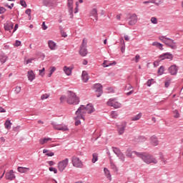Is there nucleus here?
I'll return each mask as SVG.
<instances>
[{
    "mask_svg": "<svg viewBox=\"0 0 183 183\" xmlns=\"http://www.w3.org/2000/svg\"><path fill=\"white\" fill-rule=\"evenodd\" d=\"M92 112H95V108L92 104H88L86 107L81 105L76 112V119H84V117H85L87 114H92Z\"/></svg>",
    "mask_w": 183,
    "mask_h": 183,
    "instance_id": "f257e3e1",
    "label": "nucleus"
},
{
    "mask_svg": "<svg viewBox=\"0 0 183 183\" xmlns=\"http://www.w3.org/2000/svg\"><path fill=\"white\" fill-rule=\"evenodd\" d=\"M139 158H141V159L148 165H149V164H158V159L149 153L141 152L139 154Z\"/></svg>",
    "mask_w": 183,
    "mask_h": 183,
    "instance_id": "f03ea898",
    "label": "nucleus"
},
{
    "mask_svg": "<svg viewBox=\"0 0 183 183\" xmlns=\"http://www.w3.org/2000/svg\"><path fill=\"white\" fill-rule=\"evenodd\" d=\"M66 103L69 104V105H78V104H79V97L73 92H69Z\"/></svg>",
    "mask_w": 183,
    "mask_h": 183,
    "instance_id": "7ed1b4c3",
    "label": "nucleus"
},
{
    "mask_svg": "<svg viewBox=\"0 0 183 183\" xmlns=\"http://www.w3.org/2000/svg\"><path fill=\"white\" fill-rule=\"evenodd\" d=\"M159 39L165 44V45H167L169 46V48H172V49H175L177 48V46L175 45V42H174V40L167 38L164 36H160L159 37Z\"/></svg>",
    "mask_w": 183,
    "mask_h": 183,
    "instance_id": "20e7f679",
    "label": "nucleus"
},
{
    "mask_svg": "<svg viewBox=\"0 0 183 183\" xmlns=\"http://www.w3.org/2000/svg\"><path fill=\"white\" fill-rule=\"evenodd\" d=\"M108 107H112L115 109H118V108H121L122 104L119 102L117 98L109 99L107 102Z\"/></svg>",
    "mask_w": 183,
    "mask_h": 183,
    "instance_id": "39448f33",
    "label": "nucleus"
},
{
    "mask_svg": "<svg viewBox=\"0 0 183 183\" xmlns=\"http://www.w3.org/2000/svg\"><path fill=\"white\" fill-rule=\"evenodd\" d=\"M71 162L73 167L75 168H84V163L77 156H73L71 157Z\"/></svg>",
    "mask_w": 183,
    "mask_h": 183,
    "instance_id": "423d86ee",
    "label": "nucleus"
},
{
    "mask_svg": "<svg viewBox=\"0 0 183 183\" xmlns=\"http://www.w3.org/2000/svg\"><path fill=\"white\" fill-rule=\"evenodd\" d=\"M68 164H69V159L66 158L64 160L59 162L57 164V168L60 172H64L65 168L68 167Z\"/></svg>",
    "mask_w": 183,
    "mask_h": 183,
    "instance_id": "0eeeda50",
    "label": "nucleus"
},
{
    "mask_svg": "<svg viewBox=\"0 0 183 183\" xmlns=\"http://www.w3.org/2000/svg\"><path fill=\"white\" fill-rule=\"evenodd\" d=\"M113 152L118 157V158L122 161V162H125V154H124V153H122L119 149L113 147Z\"/></svg>",
    "mask_w": 183,
    "mask_h": 183,
    "instance_id": "6e6552de",
    "label": "nucleus"
},
{
    "mask_svg": "<svg viewBox=\"0 0 183 183\" xmlns=\"http://www.w3.org/2000/svg\"><path fill=\"white\" fill-rule=\"evenodd\" d=\"M149 142L152 147H158V145H159V140L158 139V137L155 135L150 137L149 139Z\"/></svg>",
    "mask_w": 183,
    "mask_h": 183,
    "instance_id": "1a4fd4ad",
    "label": "nucleus"
},
{
    "mask_svg": "<svg viewBox=\"0 0 183 183\" xmlns=\"http://www.w3.org/2000/svg\"><path fill=\"white\" fill-rule=\"evenodd\" d=\"M94 89L95 90L96 92H97V98H99V97L102 95V85H101V84H96L94 86Z\"/></svg>",
    "mask_w": 183,
    "mask_h": 183,
    "instance_id": "9d476101",
    "label": "nucleus"
},
{
    "mask_svg": "<svg viewBox=\"0 0 183 183\" xmlns=\"http://www.w3.org/2000/svg\"><path fill=\"white\" fill-rule=\"evenodd\" d=\"M6 179H9V181H12L13 179H15V173L14 172V170H10L9 172H7L5 174Z\"/></svg>",
    "mask_w": 183,
    "mask_h": 183,
    "instance_id": "9b49d317",
    "label": "nucleus"
},
{
    "mask_svg": "<svg viewBox=\"0 0 183 183\" xmlns=\"http://www.w3.org/2000/svg\"><path fill=\"white\" fill-rule=\"evenodd\" d=\"M139 152H131V150H127L126 152V156L128 157V158H135V157H139Z\"/></svg>",
    "mask_w": 183,
    "mask_h": 183,
    "instance_id": "f8f14e48",
    "label": "nucleus"
},
{
    "mask_svg": "<svg viewBox=\"0 0 183 183\" xmlns=\"http://www.w3.org/2000/svg\"><path fill=\"white\" fill-rule=\"evenodd\" d=\"M53 128L54 129H56L57 131H69L68 127L65 125H56V124H53Z\"/></svg>",
    "mask_w": 183,
    "mask_h": 183,
    "instance_id": "ddd939ff",
    "label": "nucleus"
},
{
    "mask_svg": "<svg viewBox=\"0 0 183 183\" xmlns=\"http://www.w3.org/2000/svg\"><path fill=\"white\" fill-rule=\"evenodd\" d=\"M127 128V123H122L118 126V133L119 135H122Z\"/></svg>",
    "mask_w": 183,
    "mask_h": 183,
    "instance_id": "4468645a",
    "label": "nucleus"
},
{
    "mask_svg": "<svg viewBox=\"0 0 183 183\" xmlns=\"http://www.w3.org/2000/svg\"><path fill=\"white\" fill-rule=\"evenodd\" d=\"M137 22H138V16H137V14H132L130 16V21H129V25H135V24H137Z\"/></svg>",
    "mask_w": 183,
    "mask_h": 183,
    "instance_id": "2eb2a0df",
    "label": "nucleus"
},
{
    "mask_svg": "<svg viewBox=\"0 0 183 183\" xmlns=\"http://www.w3.org/2000/svg\"><path fill=\"white\" fill-rule=\"evenodd\" d=\"M169 72L171 75H177L178 72V67L175 65H172L169 68Z\"/></svg>",
    "mask_w": 183,
    "mask_h": 183,
    "instance_id": "dca6fc26",
    "label": "nucleus"
},
{
    "mask_svg": "<svg viewBox=\"0 0 183 183\" xmlns=\"http://www.w3.org/2000/svg\"><path fill=\"white\" fill-rule=\"evenodd\" d=\"M51 141H52L51 137H43L39 140V142L40 145H45V144H48Z\"/></svg>",
    "mask_w": 183,
    "mask_h": 183,
    "instance_id": "f3484780",
    "label": "nucleus"
},
{
    "mask_svg": "<svg viewBox=\"0 0 183 183\" xmlns=\"http://www.w3.org/2000/svg\"><path fill=\"white\" fill-rule=\"evenodd\" d=\"M5 31H9L11 32V29H14V23L11 21H6L4 24Z\"/></svg>",
    "mask_w": 183,
    "mask_h": 183,
    "instance_id": "a211bd4d",
    "label": "nucleus"
},
{
    "mask_svg": "<svg viewBox=\"0 0 183 183\" xmlns=\"http://www.w3.org/2000/svg\"><path fill=\"white\" fill-rule=\"evenodd\" d=\"M27 78H28L29 81H30L31 82H32V81H34V79H35V73L34 72V71L29 70L27 72Z\"/></svg>",
    "mask_w": 183,
    "mask_h": 183,
    "instance_id": "6ab92c4d",
    "label": "nucleus"
},
{
    "mask_svg": "<svg viewBox=\"0 0 183 183\" xmlns=\"http://www.w3.org/2000/svg\"><path fill=\"white\" fill-rule=\"evenodd\" d=\"M64 72L67 75V76H71L72 75V68L64 66L63 68Z\"/></svg>",
    "mask_w": 183,
    "mask_h": 183,
    "instance_id": "aec40b11",
    "label": "nucleus"
},
{
    "mask_svg": "<svg viewBox=\"0 0 183 183\" xmlns=\"http://www.w3.org/2000/svg\"><path fill=\"white\" fill-rule=\"evenodd\" d=\"M48 45H49V48L51 51H55V49H56V43H55V41L50 40L48 41Z\"/></svg>",
    "mask_w": 183,
    "mask_h": 183,
    "instance_id": "412c9836",
    "label": "nucleus"
},
{
    "mask_svg": "<svg viewBox=\"0 0 183 183\" xmlns=\"http://www.w3.org/2000/svg\"><path fill=\"white\" fill-rule=\"evenodd\" d=\"M81 78L83 82H88L89 77L88 76V72L86 71H83L81 74Z\"/></svg>",
    "mask_w": 183,
    "mask_h": 183,
    "instance_id": "4be33fe9",
    "label": "nucleus"
},
{
    "mask_svg": "<svg viewBox=\"0 0 183 183\" xmlns=\"http://www.w3.org/2000/svg\"><path fill=\"white\" fill-rule=\"evenodd\" d=\"M79 54L81 56H86V55H88L86 47H80Z\"/></svg>",
    "mask_w": 183,
    "mask_h": 183,
    "instance_id": "5701e85b",
    "label": "nucleus"
},
{
    "mask_svg": "<svg viewBox=\"0 0 183 183\" xmlns=\"http://www.w3.org/2000/svg\"><path fill=\"white\" fill-rule=\"evenodd\" d=\"M90 16H94L95 18V21H98V11L96 9H93L90 11Z\"/></svg>",
    "mask_w": 183,
    "mask_h": 183,
    "instance_id": "b1692460",
    "label": "nucleus"
},
{
    "mask_svg": "<svg viewBox=\"0 0 183 183\" xmlns=\"http://www.w3.org/2000/svg\"><path fill=\"white\" fill-rule=\"evenodd\" d=\"M43 4L45 5V6H56V4L55 1H44Z\"/></svg>",
    "mask_w": 183,
    "mask_h": 183,
    "instance_id": "393cba45",
    "label": "nucleus"
},
{
    "mask_svg": "<svg viewBox=\"0 0 183 183\" xmlns=\"http://www.w3.org/2000/svg\"><path fill=\"white\" fill-rule=\"evenodd\" d=\"M17 171L19 172H20L21 174H26V172H28V171H29V168L19 167L17 169Z\"/></svg>",
    "mask_w": 183,
    "mask_h": 183,
    "instance_id": "a878e982",
    "label": "nucleus"
},
{
    "mask_svg": "<svg viewBox=\"0 0 183 183\" xmlns=\"http://www.w3.org/2000/svg\"><path fill=\"white\" fill-rule=\"evenodd\" d=\"M112 65H117V61H113V62L110 63L109 61L105 60L103 63V66L104 68H107L108 66H111Z\"/></svg>",
    "mask_w": 183,
    "mask_h": 183,
    "instance_id": "bb28decb",
    "label": "nucleus"
},
{
    "mask_svg": "<svg viewBox=\"0 0 183 183\" xmlns=\"http://www.w3.org/2000/svg\"><path fill=\"white\" fill-rule=\"evenodd\" d=\"M162 60L164 59H172V54L169 53H166L164 55L160 56Z\"/></svg>",
    "mask_w": 183,
    "mask_h": 183,
    "instance_id": "cd10ccee",
    "label": "nucleus"
},
{
    "mask_svg": "<svg viewBox=\"0 0 183 183\" xmlns=\"http://www.w3.org/2000/svg\"><path fill=\"white\" fill-rule=\"evenodd\" d=\"M73 5H74V1H69V3H68V6L70 9L69 12L71 14V18H72V16H73V14H72L73 9H74Z\"/></svg>",
    "mask_w": 183,
    "mask_h": 183,
    "instance_id": "c85d7f7f",
    "label": "nucleus"
},
{
    "mask_svg": "<svg viewBox=\"0 0 183 183\" xmlns=\"http://www.w3.org/2000/svg\"><path fill=\"white\" fill-rule=\"evenodd\" d=\"M11 125H12V123H11V120H9V119H7L6 120V122L4 123L5 129H11Z\"/></svg>",
    "mask_w": 183,
    "mask_h": 183,
    "instance_id": "c756f323",
    "label": "nucleus"
},
{
    "mask_svg": "<svg viewBox=\"0 0 183 183\" xmlns=\"http://www.w3.org/2000/svg\"><path fill=\"white\" fill-rule=\"evenodd\" d=\"M77 117H78V115H76V117H74V119L76 120L75 125H76V126L80 125L81 119H83V121H85V117H83V119L82 118L77 119Z\"/></svg>",
    "mask_w": 183,
    "mask_h": 183,
    "instance_id": "7c9ffc66",
    "label": "nucleus"
},
{
    "mask_svg": "<svg viewBox=\"0 0 183 183\" xmlns=\"http://www.w3.org/2000/svg\"><path fill=\"white\" fill-rule=\"evenodd\" d=\"M104 172L107 178H108V179H109V181H111V173L109 172V170L107 168H104Z\"/></svg>",
    "mask_w": 183,
    "mask_h": 183,
    "instance_id": "2f4dec72",
    "label": "nucleus"
},
{
    "mask_svg": "<svg viewBox=\"0 0 183 183\" xmlns=\"http://www.w3.org/2000/svg\"><path fill=\"white\" fill-rule=\"evenodd\" d=\"M142 117V114L139 113L134 117H132V121H139L141 117Z\"/></svg>",
    "mask_w": 183,
    "mask_h": 183,
    "instance_id": "473e14b6",
    "label": "nucleus"
},
{
    "mask_svg": "<svg viewBox=\"0 0 183 183\" xmlns=\"http://www.w3.org/2000/svg\"><path fill=\"white\" fill-rule=\"evenodd\" d=\"M8 59V57L5 54H2L0 56V61L1 64H5L6 62V60Z\"/></svg>",
    "mask_w": 183,
    "mask_h": 183,
    "instance_id": "72a5a7b5",
    "label": "nucleus"
},
{
    "mask_svg": "<svg viewBox=\"0 0 183 183\" xmlns=\"http://www.w3.org/2000/svg\"><path fill=\"white\" fill-rule=\"evenodd\" d=\"M152 45L153 46H157V48H159V49H161V50L164 49L162 48V44H161V43H158V42H157V41H154V42L152 43Z\"/></svg>",
    "mask_w": 183,
    "mask_h": 183,
    "instance_id": "f704fd0d",
    "label": "nucleus"
},
{
    "mask_svg": "<svg viewBox=\"0 0 183 183\" xmlns=\"http://www.w3.org/2000/svg\"><path fill=\"white\" fill-rule=\"evenodd\" d=\"M92 162L93 163V164H95L96 162H97V161H98V154H97V153H94L93 154H92Z\"/></svg>",
    "mask_w": 183,
    "mask_h": 183,
    "instance_id": "c9c22d12",
    "label": "nucleus"
},
{
    "mask_svg": "<svg viewBox=\"0 0 183 183\" xmlns=\"http://www.w3.org/2000/svg\"><path fill=\"white\" fill-rule=\"evenodd\" d=\"M55 71H56V68H55V66H51L50 73L48 74L49 78H51V76H52V74H54Z\"/></svg>",
    "mask_w": 183,
    "mask_h": 183,
    "instance_id": "e433bc0d",
    "label": "nucleus"
},
{
    "mask_svg": "<svg viewBox=\"0 0 183 183\" xmlns=\"http://www.w3.org/2000/svg\"><path fill=\"white\" fill-rule=\"evenodd\" d=\"M164 66H161L159 68L158 71H157L158 75H162V74H164Z\"/></svg>",
    "mask_w": 183,
    "mask_h": 183,
    "instance_id": "4c0bfd02",
    "label": "nucleus"
},
{
    "mask_svg": "<svg viewBox=\"0 0 183 183\" xmlns=\"http://www.w3.org/2000/svg\"><path fill=\"white\" fill-rule=\"evenodd\" d=\"M139 59H141V56L139 54H137L135 57L132 59V61H134V62L137 64V62H139Z\"/></svg>",
    "mask_w": 183,
    "mask_h": 183,
    "instance_id": "58836bf2",
    "label": "nucleus"
},
{
    "mask_svg": "<svg viewBox=\"0 0 183 183\" xmlns=\"http://www.w3.org/2000/svg\"><path fill=\"white\" fill-rule=\"evenodd\" d=\"M82 1H76L75 5H76V7H75V11H74V14H76L78 13V6L79 5V4H82Z\"/></svg>",
    "mask_w": 183,
    "mask_h": 183,
    "instance_id": "ea45409f",
    "label": "nucleus"
},
{
    "mask_svg": "<svg viewBox=\"0 0 183 183\" xmlns=\"http://www.w3.org/2000/svg\"><path fill=\"white\" fill-rule=\"evenodd\" d=\"M48 98H49V94H44L41 96V101H44V99H48Z\"/></svg>",
    "mask_w": 183,
    "mask_h": 183,
    "instance_id": "a19ab883",
    "label": "nucleus"
},
{
    "mask_svg": "<svg viewBox=\"0 0 183 183\" xmlns=\"http://www.w3.org/2000/svg\"><path fill=\"white\" fill-rule=\"evenodd\" d=\"M171 84V79H167L164 81V85L166 88H168Z\"/></svg>",
    "mask_w": 183,
    "mask_h": 183,
    "instance_id": "79ce46f5",
    "label": "nucleus"
},
{
    "mask_svg": "<svg viewBox=\"0 0 183 183\" xmlns=\"http://www.w3.org/2000/svg\"><path fill=\"white\" fill-rule=\"evenodd\" d=\"M152 24H154L155 25H157V24H158V19H157V17H152L150 19Z\"/></svg>",
    "mask_w": 183,
    "mask_h": 183,
    "instance_id": "37998d69",
    "label": "nucleus"
},
{
    "mask_svg": "<svg viewBox=\"0 0 183 183\" xmlns=\"http://www.w3.org/2000/svg\"><path fill=\"white\" fill-rule=\"evenodd\" d=\"M21 86H16L14 89L15 94H19L21 92Z\"/></svg>",
    "mask_w": 183,
    "mask_h": 183,
    "instance_id": "c03bdc74",
    "label": "nucleus"
},
{
    "mask_svg": "<svg viewBox=\"0 0 183 183\" xmlns=\"http://www.w3.org/2000/svg\"><path fill=\"white\" fill-rule=\"evenodd\" d=\"M25 13L28 15L29 21H31V19L32 18V16H31V9H26Z\"/></svg>",
    "mask_w": 183,
    "mask_h": 183,
    "instance_id": "a18cd8bd",
    "label": "nucleus"
},
{
    "mask_svg": "<svg viewBox=\"0 0 183 183\" xmlns=\"http://www.w3.org/2000/svg\"><path fill=\"white\" fill-rule=\"evenodd\" d=\"M86 44H87V41L86 39H84L82 41V44L81 45V48H86Z\"/></svg>",
    "mask_w": 183,
    "mask_h": 183,
    "instance_id": "49530a36",
    "label": "nucleus"
},
{
    "mask_svg": "<svg viewBox=\"0 0 183 183\" xmlns=\"http://www.w3.org/2000/svg\"><path fill=\"white\" fill-rule=\"evenodd\" d=\"M66 99H67L66 96H61V97H60L61 104H64V102H65V101H66Z\"/></svg>",
    "mask_w": 183,
    "mask_h": 183,
    "instance_id": "de8ad7c7",
    "label": "nucleus"
},
{
    "mask_svg": "<svg viewBox=\"0 0 183 183\" xmlns=\"http://www.w3.org/2000/svg\"><path fill=\"white\" fill-rule=\"evenodd\" d=\"M49 170L51 172H54V174H58V170H57L56 168H55V167H49Z\"/></svg>",
    "mask_w": 183,
    "mask_h": 183,
    "instance_id": "09e8293b",
    "label": "nucleus"
},
{
    "mask_svg": "<svg viewBox=\"0 0 183 183\" xmlns=\"http://www.w3.org/2000/svg\"><path fill=\"white\" fill-rule=\"evenodd\" d=\"M40 76H44L45 75V68L39 70Z\"/></svg>",
    "mask_w": 183,
    "mask_h": 183,
    "instance_id": "8fccbe9b",
    "label": "nucleus"
},
{
    "mask_svg": "<svg viewBox=\"0 0 183 183\" xmlns=\"http://www.w3.org/2000/svg\"><path fill=\"white\" fill-rule=\"evenodd\" d=\"M173 114H174V118H179V113L178 112L177 110H174L173 112Z\"/></svg>",
    "mask_w": 183,
    "mask_h": 183,
    "instance_id": "3c124183",
    "label": "nucleus"
},
{
    "mask_svg": "<svg viewBox=\"0 0 183 183\" xmlns=\"http://www.w3.org/2000/svg\"><path fill=\"white\" fill-rule=\"evenodd\" d=\"M5 12H6V9L3 6H0V14H5Z\"/></svg>",
    "mask_w": 183,
    "mask_h": 183,
    "instance_id": "603ef678",
    "label": "nucleus"
},
{
    "mask_svg": "<svg viewBox=\"0 0 183 183\" xmlns=\"http://www.w3.org/2000/svg\"><path fill=\"white\" fill-rule=\"evenodd\" d=\"M111 115L112 118H117V117H118V113H117V112H112Z\"/></svg>",
    "mask_w": 183,
    "mask_h": 183,
    "instance_id": "864d4df0",
    "label": "nucleus"
},
{
    "mask_svg": "<svg viewBox=\"0 0 183 183\" xmlns=\"http://www.w3.org/2000/svg\"><path fill=\"white\" fill-rule=\"evenodd\" d=\"M32 61H34V59H29L24 62V64L28 65V64H31Z\"/></svg>",
    "mask_w": 183,
    "mask_h": 183,
    "instance_id": "5fc2aeb1",
    "label": "nucleus"
},
{
    "mask_svg": "<svg viewBox=\"0 0 183 183\" xmlns=\"http://www.w3.org/2000/svg\"><path fill=\"white\" fill-rule=\"evenodd\" d=\"M152 81H154L153 79H149V80L147 81V86H151V85H152Z\"/></svg>",
    "mask_w": 183,
    "mask_h": 183,
    "instance_id": "6e6d98bb",
    "label": "nucleus"
},
{
    "mask_svg": "<svg viewBox=\"0 0 183 183\" xmlns=\"http://www.w3.org/2000/svg\"><path fill=\"white\" fill-rule=\"evenodd\" d=\"M110 164H111V168H112V169H117V166L115 165V164H114L112 161L110 162Z\"/></svg>",
    "mask_w": 183,
    "mask_h": 183,
    "instance_id": "4d7b16f0",
    "label": "nucleus"
},
{
    "mask_svg": "<svg viewBox=\"0 0 183 183\" xmlns=\"http://www.w3.org/2000/svg\"><path fill=\"white\" fill-rule=\"evenodd\" d=\"M46 155L47 157H54V153L52 152H50V151L49 150V152L46 153Z\"/></svg>",
    "mask_w": 183,
    "mask_h": 183,
    "instance_id": "13d9d810",
    "label": "nucleus"
},
{
    "mask_svg": "<svg viewBox=\"0 0 183 183\" xmlns=\"http://www.w3.org/2000/svg\"><path fill=\"white\" fill-rule=\"evenodd\" d=\"M20 4L21 6H24V8H26V2L25 1H21Z\"/></svg>",
    "mask_w": 183,
    "mask_h": 183,
    "instance_id": "bf43d9fd",
    "label": "nucleus"
},
{
    "mask_svg": "<svg viewBox=\"0 0 183 183\" xmlns=\"http://www.w3.org/2000/svg\"><path fill=\"white\" fill-rule=\"evenodd\" d=\"M41 26H42V29H44V31H46V29H48V26H46V25L45 24V21H44L42 23Z\"/></svg>",
    "mask_w": 183,
    "mask_h": 183,
    "instance_id": "052dcab7",
    "label": "nucleus"
},
{
    "mask_svg": "<svg viewBox=\"0 0 183 183\" xmlns=\"http://www.w3.org/2000/svg\"><path fill=\"white\" fill-rule=\"evenodd\" d=\"M61 35L63 38H66L68 36V34H66L65 31H61Z\"/></svg>",
    "mask_w": 183,
    "mask_h": 183,
    "instance_id": "680f3d73",
    "label": "nucleus"
},
{
    "mask_svg": "<svg viewBox=\"0 0 183 183\" xmlns=\"http://www.w3.org/2000/svg\"><path fill=\"white\" fill-rule=\"evenodd\" d=\"M160 158H161L162 162H164V164H167V160L165 159V158H164V156H163V155H162V156L160 157Z\"/></svg>",
    "mask_w": 183,
    "mask_h": 183,
    "instance_id": "e2e57ef3",
    "label": "nucleus"
},
{
    "mask_svg": "<svg viewBox=\"0 0 183 183\" xmlns=\"http://www.w3.org/2000/svg\"><path fill=\"white\" fill-rule=\"evenodd\" d=\"M5 6L9 8V9H12V8H14V4H11V5L5 4Z\"/></svg>",
    "mask_w": 183,
    "mask_h": 183,
    "instance_id": "0e129e2a",
    "label": "nucleus"
},
{
    "mask_svg": "<svg viewBox=\"0 0 183 183\" xmlns=\"http://www.w3.org/2000/svg\"><path fill=\"white\" fill-rule=\"evenodd\" d=\"M21 46V41H16V43L14 44V46Z\"/></svg>",
    "mask_w": 183,
    "mask_h": 183,
    "instance_id": "69168bd1",
    "label": "nucleus"
},
{
    "mask_svg": "<svg viewBox=\"0 0 183 183\" xmlns=\"http://www.w3.org/2000/svg\"><path fill=\"white\" fill-rule=\"evenodd\" d=\"M121 51L122 53L125 52V44H123L122 46L121 47Z\"/></svg>",
    "mask_w": 183,
    "mask_h": 183,
    "instance_id": "338daca9",
    "label": "nucleus"
},
{
    "mask_svg": "<svg viewBox=\"0 0 183 183\" xmlns=\"http://www.w3.org/2000/svg\"><path fill=\"white\" fill-rule=\"evenodd\" d=\"M49 165H50V167H52V166L55 165V162H54V161H49Z\"/></svg>",
    "mask_w": 183,
    "mask_h": 183,
    "instance_id": "774afa93",
    "label": "nucleus"
}]
</instances>
